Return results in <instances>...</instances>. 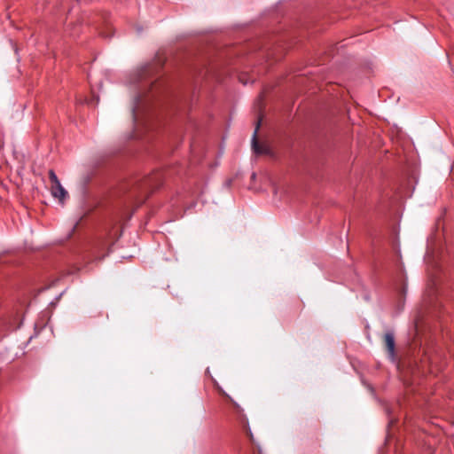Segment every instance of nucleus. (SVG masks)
<instances>
[{"mask_svg": "<svg viewBox=\"0 0 454 454\" xmlns=\"http://www.w3.org/2000/svg\"><path fill=\"white\" fill-rule=\"evenodd\" d=\"M154 67L153 65H146L143 67L138 74H137L136 80L134 82L141 83V88L145 89L147 87H153V82L151 81H148V78L151 76L152 73L153 72Z\"/></svg>", "mask_w": 454, "mask_h": 454, "instance_id": "obj_1", "label": "nucleus"}, {"mask_svg": "<svg viewBox=\"0 0 454 454\" xmlns=\"http://www.w3.org/2000/svg\"><path fill=\"white\" fill-rule=\"evenodd\" d=\"M51 193L54 198L58 199L59 202H63L68 196L67 192L60 183L51 186Z\"/></svg>", "mask_w": 454, "mask_h": 454, "instance_id": "obj_2", "label": "nucleus"}, {"mask_svg": "<svg viewBox=\"0 0 454 454\" xmlns=\"http://www.w3.org/2000/svg\"><path fill=\"white\" fill-rule=\"evenodd\" d=\"M384 338H385L386 348L388 352V355L393 358L395 356V347L394 334L391 332H387V333H386Z\"/></svg>", "mask_w": 454, "mask_h": 454, "instance_id": "obj_3", "label": "nucleus"}, {"mask_svg": "<svg viewBox=\"0 0 454 454\" xmlns=\"http://www.w3.org/2000/svg\"><path fill=\"white\" fill-rule=\"evenodd\" d=\"M260 123H261V121H258L257 126H256L255 130L254 131V134L252 137V148H253V151L256 154H262V153H266V150H264L262 148V146L260 145V144L258 143V140H257V131L260 127Z\"/></svg>", "mask_w": 454, "mask_h": 454, "instance_id": "obj_4", "label": "nucleus"}, {"mask_svg": "<svg viewBox=\"0 0 454 454\" xmlns=\"http://www.w3.org/2000/svg\"><path fill=\"white\" fill-rule=\"evenodd\" d=\"M142 99H143V95L142 94H136L135 97H134V99H133V103H132V107H131V111H132V117L134 120L137 119V110L138 109L141 102H142Z\"/></svg>", "mask_w": 454, "mask_h": 454, "instance_id": "obj_5", "label": "nucleus"}, {"mask_svg": "<svg viewBox=\"0 0 454 454\" xmlns=\"http://www.w3.org/2000/svg\"><path fill=\"white\" fill-rule=\"evenodd\" d=\"M49 178L51 182V185H55L57 184L58 183H60L56 173L54 172V170L51 169L49 171Z\"/></svg>", "mask_w": 454, "mask_h": 454, "instance_id": "obj_6", "label": "nucleus"}, {"mask_svg": "<svg viewBox=\"0 0 454 454\" xmlns=\"http://www.w3.org/2000/svg\"><path fill=\"white\" fill-rule=\"evenodd\" d=\"M222 394L226 396L237 409H239V405L229 395L224 391H222Z\"/></svg>", "mask_w": 454, "mask_h": 454, "instance_id": "obj_7", "label": "nucleus"}]
</instances>
